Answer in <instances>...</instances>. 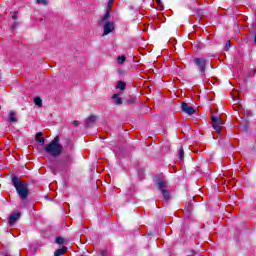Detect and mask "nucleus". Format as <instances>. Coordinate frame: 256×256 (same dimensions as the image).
Segmentation results:
<instances>
[{"instance_id": "nucleus-18", "label": "nucleus", "mask_w": 256, "mask_h": 256, "mask_svg": "<svg viewBox=\"0 0 256 256\" xmlns=\"http://www.w3.org/2000/svg\"><path fill=\"white\" fill-rule=\"evenodd\" d=\"M56 243L58 245H63V243H65V239L61 238V237H57L56 238Z\"/></svg>"}, {"instance_id": "nucleus-17", "label": "nucleus", "mask_w": 256, "mask_h": 256, "mask_svg": "<svg viewBox=\"0 0 256 256\" xmlns=\"http://www.w3.org/2000/svg\"><path fill=\"white\" fill-rule=\"evenodd\" d=\"M125 59V56H118L117 62L119 63V65H123V63H125Z\"/></svg>"}, {"instance_id": "nucleus-19", "label": "nucleus", "mask_w": 256, "mask_h": 256, "mask_svg": "<svg viewBox=\"0 0 256 256\" xmlns=\"http://www.w3.org/2000/svg\"><path fill=\"white\" fill-rule=\"evenodd\" d=\"M36 3H38V5H48L47 0H36Z\"/></svg>"}, {"instance_id": "nucleus-7", "label": "nucleus", "mask_w": 256, "mask_h": 256, "mask_svg": "<svg viewBox=\"0 0 256 256\" xmlns=\"http://www.w3.org/2000/svg\"><path fill=\"white\" fill-rule=\"evenodd\" d=\"M21 218V212H15L12 215L9 216L8 218V223L11 227L15 225V223L18 221V219Z\"/></svg>"}, {"instance_id": "nucleus-20", "label": "nucleus", "mask_w": 256, "mask_h": 256, "mask_svg": "<svg viewBox=\"0 0 256 256\" xmlns=\"http://www.w3.org/2000/svg\"><path fill=\"white\" fill-rule=\"evenodd\" d=\"M179 155H180V159H183V155H184L183 147L180 148Z\"/></svg>"}, {"instance_id": "nucleus-25", "label": "nucleus", "mask_w": 256, "mask_h": 256, "mask_svg": "<svg viewBox=\"0 0 256 256\" xmlns=\"http://www.w3.org/2000/svg\"><path fill=\"white\" fill-rule=\"evenodd\" d=\"M156 3H158L159 5H161V0H156Z\"/></svg>"}, {"instance_id": "nucleus-9", "label": "nucleus", "mask_w": 256, "mask_h": 256, "mask_svg": "<svg viewBox=\"0 0 256 256\" xmlns=\"http://www.w3.org/2000/svg\"><path fill=\"white\" fill-rule=\"evenodd\" d=\"M36 142L40 143L41 145H45V138L43 137V133L42 132H38L36 134Z\"/></svg>"}, {"instance_id": "nucleus-1", "label": "nucleus", "mask_w": 256, "mask_h": 256, "mask_svg": "<svg viewBox=\"0 0 256 256\" xmlns=\"http://www.w3.org/2000/svg\"><path fill=\"white\" fill-rule=\"evenodd\" d=\"M12 185L15 187L22 201L27 199V195H29V185L27 184V182H23L19 177L13 176Z\"/></svg>"}, {"instance_id": "nucleus-14", "label": "nucleus", "mask_w": 256, "mask_h": 256, "mask_svg": "<svg viewBox=\"0 0 256 256\" xmlns=\"http://www.w3.org/2000/svg\"><path fill=\"white\" fill-rule=\"evenodd\" d=\"M127 84L123 81H118L116 85V89H120V91H125Z\"/></svg>"}, {"instance_id": "nucleus-15", "label": "nucleus", "mask_w": 256, "mask_h": 256, "mask_svg": "<svg viewBox=\"0 0 256 256\" xmlns=\"http://www.w3.org/2000/svg\"><path fill=\"white\" fill-rule=\"evenodd\" d=\"M110 13L111 12L109 10L106 11V14L103 16V18L100 21V25H103V23H105V21L109 20V18L111 17Z\"/></svg>"}, {"instance_id": "nucleus-5", "label": "nucleus", "mask_w": 256, "mask_h": 256, "mask_svg": "<svg viewBox=\"0 0 256 256\" xmlns=\"http://www.w3.org/2000/svg\"><path fill=\"white\" fill-rule=\"evenodd\" d=\"M157 185H158V189H160L164 199L166 201H169V191L167 190V181L159 180Z\"/></svg>"}, {"instance_id": "nucleus-10", "label": "nucleus", "mask_w": 256, "mask_h": 256, "mask_svg": "<svg viewBox=\"0 0 256 256\" xmlns=\"http://www.w3.org/2000/svg\"><path fill=\"white\" fill-rule=\"evenodd\" d=\"M112 99L114 101V105H123V100L119 97V94H113Z\"/></svg>"}, {"instance_id": "nucleus-2", "label": "nucleus", "mask_w": 256, "mask_h": 256, "mask_svg": "<svg viewBox=\"0 0 256 256\" xmlns=\"http://www.w3.org/2000/svg\"><path fill=\"white\" fill-rule=\"evenodd\" d=\"M45 151L48 155L52 157H59L61 151H63V146L59 143V137H55L49 144L45 146Z\"/></svg>"}, {"instance_id": "nucleus-16", "label": "nucleus", "mask_w": 256, "mask_h": 256, "mask_svg": "<svg viewBox=\"0 0 256 256\" xmlns=\"http://www.w3.org/2000/svg\"><path fill=\"white\" fill-rule=\"evenodd\" d=\"M34 103H35V105H37V107H43V100H41V98H39V97H36L34 99Z\"/></svg>"}, {"instance_id": "nucleus-21", "label": "nucleus", "mask_w": 256, "mask_h": 256, "mask_svg": "<svg viewBox=\"0 0 256 256\" xmlns=\"http://www.w3.org/2000/svg\"><path fill=\"white\" fill-rule=\"evenodd\" d=\"M12 19H14V21H16V19H19L17 12H14V14L12 15Z\"/></svg>"}, {"instance_id": "nucleus-22", "label": "nucleus", "mask_w": 256, "mask_h": 256, "mask_svg": "<svg viewBox=\"0 0 256 256\" xmlns=\"http://www.w3.org/2000/svg\"><path fill=\"white\" fill-rule=\"evenodd\" d=\"M229 47H231V41L226 42V49H229Z\"/></svg>"}, {"instance_id": "nucleus-8", "label": "nucleus", "mask_w": 256, "mask_h": 256, "mask_svg": "<svg viewBox=\"0 0 256 256\" xmlns=\"http://www.w3.org/2000/svg\"><path fill=\"white\" fill-rule=\"evenodd\" d=\"M181 107H182V111L187 115H193L195 113V108L189 106V104L185 102L182 103Z\"/></svg>"}, {"instance_id": "nucleus-13", "label": "nucleus", "mask_w": 256, "mask_h": 256, "mask_svg": "<svg viewBox=\"0 0 256 256\" xmlns=\"http://www.w3.org/2000/svg\"><path fill=\"white\" fill-rule=\"evenodd\" d=\"M8 121H10V123H17V118L15 117V111H10L8 116Z\"/></svg>"}, {"instance_id": "nucleus-23", "label": "nucleus", "mask_w": 256, "mask_h": 256, "mask_svg": "<svg viewBox=\"0 0 256 256\" xmlns=\"http://www.w3.org/2000/svg\"><path fill=\"white\" fill-rule=\"evenodd\" d=\"M74 125L77 127V125H79V121H74Z\"/></svg>"}, {"instance_id": "nucleus-24", "label": "nucleus", "mask_w": 256, "mask_h": 256, "mask_svg": "<svg viewBox=\"0 0 256 256\" xmlns=\"http://www.w3.org/2000/svg\"><path fill=\"white\" fill-rule=\"evenodd\" d=\"M111 5H113V2H112V1H110V2L108 3V7H111Z\"/></svg>"}, {"instance_id": "nucleus-12", "label": "nucleus", "mask_w": 256, "mask_h": 256, "mask_svg": "<svg viewBox=\"0 0 256 256\" xmlns=\"http://www.w3.org/2000/svg\"><path fill=\"white\" fill-rule=\"evenodd\" d=\"M67 252V247L63 246L62 248L56 250L54 252L55 256H61V255H65V253Z\"/></svg>"}, {"instance_id": "nucleus-4", "label": "nucleus", "mask_w": 256, "mask_h": 256, "mask_svg": "<svg viewBox=\"0 0 256 256\" xmlns=\"http://www.w3.org/2000/svg\"><path fill=\"white\" fill-rule=\"evenodd\" d=\"M212 127L216 133H221L223 131V121L218 116H212Z\"/></svg>"}, {"instance_id": "nucleus-6", "label": "nucleus", "mask_w": 256, "mask_h": 256, "mask_svg": "<svg viewBox=\"0 0 256 256\" xmlns=\"http://www.w3.org/2000/svg\"><path fill=\"white\" fill-rule=\"evenodd\" d=\"M113 31H115V23L105 22L103 35H109V33H113Z\"/></svg>"}, {"instance_id": "nucleus-11", "label": "nucleus", "mask_w": 256, "mask_h": 256, "mask_svg": "<svg viewBox=\"0 0 256 256\" xmlns=\"http://www.w3.org/2000/svg\"><path fill=\"white\" fill-rule=\"evenodd\" d=\"M95 121H97V116L92 115V116H90V117L87 118V120H86V125H87L88 127H91V125H93V124L95 123Z\"/></svg>"}, {"instance_id": "nucleus-3", "label": "nucleus", "mask_w": 256, "mask_h": 256, "mask_svg": "<svg viewBox=\"0 0 256 256\" xmlns=\"http://www.w3.org/2000/svg\"><path fill=\"white\" fill-rule=\"evenodd\" d=\"M194 63L198 67L201 75H205V69H207V60L205 58H194Z\"/></svg>"}]
</instances>
